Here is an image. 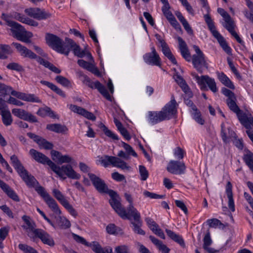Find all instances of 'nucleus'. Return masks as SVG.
<instances>
[{"mask_svg":"<svg viewBox=\"0 0 253 253\" xmlns=\"http://www.w3.org/2000/svg\"><path fill=\"white\" fill-rule=\"evenodd\" d=\"M221 91L227 97L226 102L228 107L231 111L236 114L240 122L244 119H248V117L251 115L244 113L240 109L236 103L237 98L234 93L225 87L222 88Z\"/></svg>","mask_w":253,"mask_h":253,"instance_id":"obj_1","label":"nucleus"},{"mask_svg":"<svg viewBox=\"0 0 253 253\" xmlns=\"http://www.w3.org/2000/svg\"><path fill=\"white\" fill-rule=\"evenodd\" d=\"M10 160L14 169L16 170L23 180L29 187H34L36 183H38L37 180L24 168L17 157L13 155L11 156Z\"/></svg>","mask_w":253,"mask_h":253,"instance_id":"obj_2","label":"nucleus"},{"mask_svg":"<svg viewBox=\"0 0 253 253\" xmlns=\"http://www.w3.org/2000/svg\"><path fill=\"white\" fill-rule=\"evenodd\" d=\"M51 169L63 180L66 178L65 175L73 179H79L81 177L80 174L77 173L70 164L59 167L54 163L52 165Z\"/></svg>","mask_w":253,"mask_h":253,"instance_id":"obj_3","label":"nucleus"},{"mask_svg":"<svg viewBox=\"0 0 253 253\" xmlns=\"http://www.w3.org/2000/svg\"><path fill=\"white\" fill-rule=\"evenodd\" d=\"M204 17L209 30L211 32L213 37L217 40L218 42H219L220 45H221L223 49L227 54H231V48L227 45L223 37L222 36H221L219 33L216 30L214 23L212 20L211 19L209 14V13H208L207 14H205Z\"/></svg>","mask_w":253,"mask_h":253,"instance_id":"obj_4","label":"nucleus"},{"mask_svg":"<svg viewBox=\"0 0 253 253\" xmlns=\"http://www.w3.org/2000/svg\"><path fill=\"white\" fill-rule=\"evenodd\" d=\"M10 27L13 37L26 43L30 42V39L33 36V34L31 32L26 31L21 25L16 22L13 23Z\"/></svg>","mask_w":253,"mask_h":253,"instance_id":"obj_5","label":"nucleus"},{"mask_svg":"<svg viewBox=\"0 0 253 253\" xmlns=\"http://www.w3.org/2000/svg\"><path fill=\"white\" fill-rule=\"evenodd\" d=\"M80 78L83 83L91 88H96L107 100L111 101V97L105 87L99 81L92 82L90 79L82 72L79 73Z\"/></svg>","mask_w":253,"mask_h":253,"instance_id":"obj_6","label":"nucleus"},{"mask_svg":"<svg viewBox=\"0 0 253 253\" xmlns=\"http://www.w3.org/2000/svg\"><path fill=\"white\" fill-rule=\"evenodd\" d=\"M99 162L105 168L110 165H112L113 167L122 169L129 170L130 169V167L128 166L125 162L118 157L114 156L104 155L99 157Z\"/></svg>","mask_w":253,"mask_h":253,"instance_id":"obj_7","label":"nucleus"},{"mask_svg":"<svg viewBox=\"0 0 253 253\" xmlns=\"http://www.w3.org/2000/svg\"><path fill=\"white\" fill-rule=\"evenodd\" d=\"M195 78L196 79L198 84L201 86V88L202 90H205L207 89L206 85L207 84L211 91L214 93L217 91L218 89L213 79H212L207 75L199 77L196 75H195Z\"/></svg>","mask_w":253,"mask_h":253,"instance_id":"obj_8","label":"nucleus"},{"mask_svg":"<svg viewBox=\"0 0 253 253\" xmlns=\"http://www.w3.org/2000/svg\"><path fill=\"white\" fill-rule=\"evenodd\" d=\"M25 13L28 16L38 20L46 19L51 16V13L46 12L40 8H28L24 10Z\"/></svg>","mask_w":253,"mask_h":253,"instance_id":"obj_9","label":"nucleus"},{"mask_svg":"<svg viewBox=\"0 0 253 253\" xmlns=\"http://www.w3.org/2000/svg\"><path fill=\"white\" fill-rule=\"evenodd\" d=\"M176 106V102L172 96L170 102L167 103L162 110L166 120H169L175 115L177 112Z\"/></svg>","mask_w":253,"mask_h":253,"instance_id":"obj_10","label":"nucleus"},{"mask_svg":"<svg viewBox=\"0 0 253 253\" xmlns=\"http://www.w3.org/2000/svg\"><path fill=\"white\" fill-rule=\"evenodd\" d=\"M186 169L185 164L182 162L170 161L167 167V170L172 174H181L184 173Z\"/></svg>","mask_w":253,"mask_h":253,"instance_id":"obj_11","label":"nucleus"},{"mask_svg":"<svg viewBox=\"0 0 253 253\" xmlns=\"http://www.w3.org/2000/svg\"><path fill=\"white\" fill-rule=\"evenodd\" d=\"M29 154L36 162L42 164H46L51 169L54 164L47 157L41 152L34 149H31L29 151Z\"/></svg>","mask_w":253,"mask_h":253,"instance_id":"obj_12","label":"nucleus"},{"mask_svg":"<svg viewBox=\"0 0 253 253\" xmlns=\"http://www.w3.org/2000/svg\"><path fill=\"white\" fill-rule=\"evenodd\" d=\"M12 113L16 117L31 123H36L38 120L35 116L20 108H14L12 110Z\"/></svg>","mask_w":253,"mask_h":253,"instance_id":"obj_13","label":"nucleus"},{"mask_svg":"<svg viewBox=\"0 0 253 253\" xmlns=\"http://www.w3.org/2000/svg\"><path fill=\"white\" fill-rule=\"evenodd\" d=\"M45 40L47 44L53 49L59 52L61 49L63 40L59 37L51 34H46Z\"/></svg>","mask_w":253,"mask_h":253,"instance_id":"obj_14","label":"nucleus"},{"mask_svg":"<svg viewBox=\"0 0 253 253\" xmlns=\"http://www.w3.org/2000/svg\"><path fill=\"white\" fill-rule=\"evenodd\" d=\"M88 175L93 185L99 193H103L107 190L108 186L103 179L93 173H88Z\"/></svg>","mask_w":253,"mask_h":253,"instance_id":"obj_15","label":"nucleus"},{"mask_svg":"<svg viewBox=\"0 0 253 253\" xmlns=\"http://www.w3.org/2000/svg\"><path fill=\"white\" fill-rule=\"evenodd\" d=\"M151 52L145 54L143 57L144 61L149 64L159 66L160 65V58L154 46L151 48Z\"/></svg>","mask_w":253,"mask_h":253,"instance_id":"obj_16","label":"nucleus"},{"mask_svg":"<svg viewBox=\"0 0 253 253\" xmlns=\"http://www.w3.org/2000/svg\"><path fill=\"white\" fill-rule=\"evenodd\" d=\"M118 199L119 197L115 199H111L109 203L115 211L122 218L127 219L129 218L128 214L126 212V209L122 206Z\"/></svg>","mask_w":253,"mask_h":253,"instance_id":"obj_17","label":"nucleus"},{"mask_svg":"<svg viewBox=\"0 0 253 253\" xmlns=\"http://www.w3.org/2000/svg\"><path fill=\"white\" fill-rule=\"evenodd\" d=\"M224 20L225 21V24L223 25V26L228 30L232 36L235 38L239 43L243 44L244 43V42L241 39L239 35L234 30L235 23L234 21L231 19V16H229Z\"/></svg>","mask_w":253,"mask_h":253,"instance_id":"obj_18","label":"nucleus"},{"mask_svg":"<svg viewBox=\"0 0 253 253\" xmlns=\"http://www.w3.org/2000/svg\"><path fill=\"white\" fill-rule=\"evenodd\" d=\"M11 44L15 46L17 51L21 56L24 57L29 58L31 59H34V58H36V54L35 53L28 49L26 47L23 46L20 43L12 42Z\"/></svg>","mask_w":253,"mask_h":253,"instance_id":"obj_19","label":"nucleus"},{"mask_svg":"<svg viewBox=\"0 0 253 253\" xmlns=\"http://www.w3.org/2000/svg\"><path fill=\"white\" fill-rule=\"evenodd\" d=\"M36 232L35 237L40 238L43 244L51 247L54 246L55 243L53 238L46 232L42 229L37 230Z\"/></svg>","mask_w":253,"mask_h":253,"instance_id":"obj_20","label":"nucleus"},{"mask_svg":"<svg viewBox=\"0 0 253 253\" xmlns=\"http://www.w3.org/2000/svg\"><path fill=\"white\" fill-rule=\"evenodd\" d=\"M22 220L24 222V224L22 225V227L27 232H32L34 236L36 235V231L39 230L40 229H37L35 222L27 215H23L22 217Z\"/></svg>","mask_w":253,"mask_h":253,"instance_id":"obj_21","label":"nucleus"},{"mask_svg":"<svg viewBox=\"0 0 253 253\" xmlns=\"http://www.w3.org/2000/svg\"><path fill=\"white\" fill-rule=\"evenodd\" d=\"M192 63L195 68L199 72H202L203 68H208V65L206 62L205 56L204 55H193Z\"/></svg>","mask_w":253,"mask_h":253,"instance_id":"obj_22","label":"nucleus"},{"mask_svg":"<svg viewBox=\"0 0 253 253\" xmlns=\"http://www.w3.org/2000/svg\"><path fill=\"white\" fill-rule=\"evenodd\" d=\"M169 9L170 6L169 2L164 4L162 7V10L165 16L173 27L176 28L177 26H179V25Z\"/></svg>","mask_w":253,"mask_h":253,"instance_id":"obj_23","label":"nucleus"},{"mask_svg":"<svg viewBox=\"0 0 253 253\" xmlns=\"http://www.w3.org/2000/svg\"><path fill=\"white\" fill-rule=\"evenodd\" d=\"M70 109L74 112L78 113L91 121H95L96 117L91 112L85 109L75 105H71Z\"/></svg>","mask_w":253,"mask_h":253,"instance_id":"obj_24","label":"nucleus"},{"mask_svg":"<svg viewBox=\"0 0 253 253\" xmlns=\"http://www.w3.org/2000/svg\"><path fill=\"white\" fill-rule=\"evenodd\" d=\"M248 118V119H244L240 123L247 129L246 133L253 143V117L251 115Z\"/></svg>","mask_w":253,"mask_h":253,"instance_id":"obj_25","label":"nucleus"},{"mask_svg":"<svg viewBox=\"0 0 253 253\" xmlns=\"http://www.w3.org/2000/svg\"><path fill=\"white\" fill-rule=\"evenodd\" d=\"M75 43L76 42L72 39L66 38L65 41H63V43H62L59 53L68 56L71 50H73Z\"/></svg>","mask_w":253,"mask_h":253,"instance_id":"obj_26","label":"nucleus"},{"mask_svg":"<svg viewBox=\"0 0 253 253\" xmlns=\"http://www.w3.org/2000/svg\"><path fill=\"white\" fill-rule=\"evenodd\" d=\"M0 187L9 198L16 202L20 201V199L15 191L1 180H0Z\"/></svg>","mask_w":253,"mask_h":253,"instance_id":"obj_27","label":"nucleus"},{"mask_svg":"<svg viewBox=\"0 0 253 253\" xmlns=\"http://www.w3.org/2000/svg\"><path fill=\"white\" fill-rule=\"evenodd\" d=\"M179 48L182 57L187 61H190L191 55L185 41L180 37L177 38Z\"/></svg>","mask_w":253,"mask_h":253,"instance_id":"obj_28","label":"nucleus"},{"mask_svg":"<svg viewBox=\"0 0 253 253\" xmlns=\"http://www.w3.org/2000/svg\"><path fill=\"white\" fill-rule=\"evenodd\" d=\"M173 78L182 90L187 94L189 97H191L192 96V92L183 78L177 74L174 75Z\"/></svg>","mask_w":253,"mask_h":253,"instance_id":"obj_29","label":"nucleus"},{"mask_svg":"<svg viewBox=\"0 0 253 253\" xmlns=\"http://www.w3.org/2000/svg\"><path fill=\"white\" fill-rule=\"evenodd\" d=\"M12 17L15 19L23 23H25L30 26L37 27L39 25L37 22L18 12H14L12 15Z\"/></svg>","mask_w":253,"mask_h":253,"instance_id":"obj_30","label":"nucleus"},{"mask_svg":"<svg viewBox=\"0 0 253 253\" xmlns=\"http://www.w3.org/2000/svg\"><path fill=\"white\" fill-rule=\"evenodd\" d=\"M149 122L153 125L166 120L162 111L159 112H149L148 113Z\"/></svg>","mask_w":253,"mask_h":253,"instance_id":"obj_31","label":"nucleus"},{"mask_svg":"<svg viewBox=\"0 0 253 253\" xmlns=\"http://www.w3.org/2000/svg\"><path fill=\"white\" fill-rule=\"evenodd\" d=\"M149 239L158 250L162 253H169L170 249L163 242L153 236H150Z\"/></svg>","mask_w":253,"mask_h":253,"instance_id":"obj_32","label":"nucleus"},{"mask_svg":"<svg viewBox=\"0 0 253 253\" xmlns=\"http://www.w3.org/2000/svg\"><path fill=\"white\" fill-rule=\"evenodd\" d=\"M46 128L48 130L58 133H65L68 130L65 126L60 124H48Z\"/></svg>","mask_w":253,"mask_h":253,"instance_id":"obj_33","label":"nucleus"},{"mask_svg":"<svg viewBox=\"0 0 253 253\" xmlns=\"http://www.w3.org/2000/svg\"><path fill=\"white\" fill-rule=\"evenodd\" d=\"M13 50L10 45L5 44H0V59H7L9 55L12 54Z\"/></svg>","mask_w":253,"mask_h":253,"instance_id":"obj_34","label":"nucleus"},{"mask_svg":"<svg viewBox=\"0 0 253 253\" xmlns=\"http://www.w3.org/2000/svg\"><path fill=\"white\" fill-rule=\"evenodd\" d=\"M166 232L168 235V236L173 241L176 242L178 244H179L181 247H185L184 241L182 238V237L179 235L178 234H176L172 231L166 229Z\"/></svg>","mask_w":253,"mask_h":253,"instance_id":"obj_35","label":"nucleus"},{"mask_svg":"<svg viewBox=\"0 0 253 253\" xmlns=\"http://www.w3.org/2000/svg\"><path fill=\"white\" fill-rule=\"evenodd\" d=\"M72 50L73 51L75 55L80 58H82L86 55L88 59L91 60L93 59L92 56L89 52H87L85 50H82L80 46L77 44L76 43H75V45Z\"/></svg>","mask_w":253,"mask_h":253,"instance_id":"obj_36","label":"nucleus"},{"mask_svg":"<svg viewBox=\"0 0 253 253\" xmlns=\"http://www.w3.org/2000/svg\"><path fill=\"white\" fill-rule=\"evenodd\" d=\"M175 14L177 18L178 19V20L182 24L183 27L184 28L185 30L187 31V32L190 35H192L193 34V30L191 28L190 25L189 24L188 22L183 16L181 13L179 11H176Z\"/></svg>","mask_w":253,"mask_h":253,"instance_id":"obj_37","label":"nucleus"},{"mask_svg":"<svg viewBox=\"0 0 253 253\" xmlns=\"http://www.w3.org/2000/svg\"><path fill=\"white\" fill-rule=\"evenodd\" d=\"M163 44L161 45L162 48V52L164 54L174 65L177 64V61L171 52L169 48L167 43H162Z\"/></svg>","mask_w":253,"mask_h":253,"instance_id":"obj_38","label":"nucleus"},{"mask_svg":"<svg viewBox=\"0 0 253 253\" xmlns=\"http://www.w3.org/2000/svg\"><path fill=\"white\" fill-rule=\"evenodd\" d=\"M44 201L53 212L59 214L61 213L57 203L50 196L45 199Z\"/></svg>","mask_w":253,"mask_h":253,"instance_id":"obj_39","label":"nucleus"},{"mask_svg":"<svg viewBox=\"0 0 253 253\" xmlns=\"http://www.w3.org/2000/svg\"><path fill=\"white\" fill-rule=\"evenodd\" d=\"M114 123L117 126L118 130L124 137V138L127 140H129L131 138L130 136L126 129L123 126L122 124L116 119H114Z\"/></svg>","mask_w":253,"mask_h":253,"instance_id":"obj_40","label":"nucleus"},{"mask_svg":"<svg viewBox=\"0 0 253 253\" xmlns=\"http://www.w3.org/2000/svg\"><path fill=\"white\" fill-rule=\"evenodd\" d=\"M56 223L61 229H66L70 227L71 223L65 217L59 216L56 218Z\"/></svg>","mask_w":253,"mask_h":253,"instance_id":"obj_41","label":"nucleus"},{"mask_svg":"<svg viewBox=\"0 0 253 253\" xmlns=\"http://www.w3.org/2000/svg\"><path fill=\"white\" fill-rule=\"evenodd\" d=\"M221 136L222 139L225 143H227L229 141V138L230 137H234L235 134L234 132L231 129H230V128H228V135L227 136L226 130L224 128V125L223 124H221Z\"/></svg>","mask_w":253,"mask_h":253,"instance_id":"obj_42","label":"nucleus"},{"mask_svg":"<svg viewBox=\"0 0 253 253\" xmlns=\"http://www.w3.org/2000/svg\"><path fill=\"white\" fill-rule=\"evenodd\" d=\"M218 77L220 81L225 86L232 89L235 88L232 82L223 73H219Z\"/></svg>","mask_w":253,"mask_h":253,"instance_id":"obj_43","label":"nucleus"},{"mask_svg":"<svg viewBox=\"0 0 253 253\" xmlns=\"http://www.w3.org/2000/svg\"><path fill=\"white\" fill-rule=\"evenodd\" d=\"M1 116V119L3 124L5 126H9L13 122V119L9 110L0 114Z\"/></svg>","mask_w":253,"mask_h":253,"instance_id":"obj_44","label":"nucleus"},{"mask_svg":"<svg viewBox=\"0 0 253 253\" xmlns=\"http://www.w3.org/2000/svg\"><path fill=\"white\" fill-rule=\"evenodd\" d=\"M127 211L128 213H129L133 216L134 220L136 221H138L139 223L140 215L137 210L133 207V203L129 204L127 208Z\"/></svg>","mask_w":253,"mask_h":253,"instance_id":"obj_45","label":"nucleus"},{"mask_svg":"<svg viewBox=\"0 0 253 253\" xmlns=\"http://www.w3.org/2000/svg\"><path fill=\"white\" fill-rule=\"evenodd\" d=\"M52 193L53 196L60 203V204L63 206L67 202H68L64 197V196L61 193V192L56 189H54L52 190Z\"/></svg>","mask_w":253,"mask_h":253,"instance_id":"obj_46","label":"nucleus"},{"mask_svg":"<svg viewBox=\"0 0 253 253\" xmlns=\"http://www.w3.org/2000/svg\"><path fill=\"white\" fill-rule=\"evenodd\" d=\"M106 231L109 234L117 235L122 234V230L117 227L114 224H109L106 227Z\"/></svg>","mask_w":253,"mask_h":253,"instance_id":"obj_47","label":"nucleus"},{"mask_svg":"<svg viewBox=\"0 0 253 253\" xmlns=\"http://www.w3.org/2000/svg\"><path fill=\"white\" fill-rule=\"evenodd\" d=\"M243 159L248 166L253 165V153L251 151H246Z\"/></svg>","mask_w":253,"mask_h":253,"instance_id":"obj_48","label":"nucleus"},{"mask_svg":"<svg viewBox=\"0 0 253 253\" xmlns=\"http://www.w3.org/2000/svg\"><path fill=\"white\" fill-rule=\"evenodd\" d=\"M22 100L25 101L31 102H41V100L39 98L36 96L34 94H26L24 93Z\"/></svg>","mask_w":253,"mask_h":253,"instance_id":"obj_49","label":"nucleus"},{"mask_svg":"<svg viewBox=\"0 0 253 253\" xmlns=\"http://www.w3.org/2000/svg\"><path fill=\"white\" fill-rule=\"evenodd\" d=\"M207 223L210 227L216 228L218 226L222 229H223L224 227V225L220 221L216 218L209 219L207 220Z\"/></svg>","mask_w":253,"mask_h":253,"instance_id":"obj_50","label":"nucleus"},{"mask_svg":"<svg viewBox=\"0 0 253 253\" xmlns=\"http://www.w3.org/2000/svg\"><path fill=\"white\" fill-rule=\"evenodd\" d=\"M18 248L23 253H38L33 248L26 244H20L18 245Z\"/></svg>","mask_w":253,"mask_h":253,"instance_id":"obj_51","label":"nucleus"},{"mask_svg":"<svg viewBox=\"0 0 253 253\" xmlns=\"http://www.w3.org/2000/svg\"><path fill=\"white\" fill-rule=\"evenodd\" d=\"M101 128L105 134L108 137H110V138L112 139L113 140H118L119 139L118 136L116 134H115L113 132H112L111 130L109 129L105 125H103L101 126Z\"/></svg>","mask_w":253,"mask_h":253,"instance_id":"obj_52","label":"nucleus"},{"mask_svg":"<svg viewBox=\"0 0 253 253\" xmlns=\"http://www.w3.org/2000/svg\"><path fill=\"white\" fill-rule=\"evenodd\" d=\"M56 81L65 87H70L71 86L70 81L64 77L62 76H57L55 78Z\"/></svg>","mask_w":253,"mask_h":253,"instance_id":"obj_53","label":"nucleus"},{"mask_svg":"<svg viewBox=\"0 0 253 253\" xmlns=\"http://www.w3.org/2000/svg\"><path fill=\"white\" fill-rule=\"evenodd\" d=\"M86 247H90L95 253H100L102 248L100 244L96 241H93L91 243L88 242Z\"/></svg>","mask_w":253,"mask_h":253,"instance_id":"obj_54","label":"nucleus"},{"mask_svg":"<svg viewBox=\"0 0 253 253\" xmlns=\"http://www.w3.org/2000/svg\"><path fill=\"white\" fill-rule=\"evenodd\" d=\"M6 68L9 70H15L18 72H20L23 70V67L19 64L16 62L9 63L6 66Z\"/></svg>","mask_w":253,"mask_h":253,"instance_id":"obj_55","label":"nucleus"},{"mask_svg":"<svg viewBox=\"0 0 253 253\" xmlns=\"http://www.w3.org/2000/svg\"><path fill=\"white\" fill-rule=\"evenodd\" d=\"M139 173L140 174V179L141 180H146L149 175L148 170L146 168L143 166H139Z\"/></svg>","mask_w":253,"mask_h":253,"instance_id":"obj_56","label":"nucleus"},{"mask_svg":"<svg viewBox=\"0 0 253 253\" xmlns=\"http://www.w3.org/2000/svg\"><path fill=\"white\" fill-rule=\"evenodd\" d=\"M137 223H135L134 222H132V224L133 226V230L134 231L138 234L144 235L145 232L140 228V226L141 225V222L139 220V223L138 221H136Z\"/></svg>","mask_w":253,"mask_h":253,"instance_id":"obj_57","label":"nucleus"},{"mask_svg":"<svg viewBox=\"0 0 253 253\" xmlns=\"http://www.w3.org/2000/svg\"><path fill=\"white\" fill-rule=\"evenodd\" d=\"M39 145L42 146L44 149L46 150H51L53 147V145L52 143L47 141L46 139L43 138H42Z\"/></svg>","mask_w":253,"mask_h":253,"instance_id":"obj_58","label":"nucleus"},{"mask_svg":"<svg viewBox=\"0 0 253 253\" xmlns=\"http://www.w3.org/2000/svg\"><path fill=\"white\" fill-rule=\"evenodd\" d=\"M36 190L37 193L44 200L45 199L47 198L49 196H50L45 190L44 187L41 186H39L36 188Z\"/></svg>","mask_w":253,"mask_h":253,"instance_id":"obj_59","label":"nucleus"},{"mask_svg":"<svg viewBox=\"0 0 253 253\" xmlns=\"http://www.w3.org/2000/svg\"><path fill=\"white\" fill-rule=\"evenodd\" d=\"M72 235L73 239L76 242L86 246L88 242H87L84 238L75 233H72Z\"/></svg>","mask_w":253,"mask_h":253,"instance_id":"obj_60","label":"nucleus"},{"mask_svg":"<svg viewBox=\"0 0 253 253\" xmlns=\"http://www.w3.org/2000/svg\"><path fill=\"white\" fill-rule=\"evenodd\" d=\"M193 112H194L192 113V114L193 115V118L194 120L199 124L203 125L205 121L202 118L200 113L198 111L197 109L196 111H193Z\"/></svg>","mask_w":253,"mask_h":253,"instance_id":"obj_61","label":"nucleus"},{"mask_svg":"<svg viewBox=\"0 0 253 253\" xmlns=\"http://www.w3.org/2000/svg\"><path fill=\"white\" fill-rule=\"evenodd\" d=\"M73 216L76 217L78 215L77 211L74 209L72 205H71L69 202H67L65 205L63 206Z\"/></svg>","mask_w":253,"mask_h":253,"instance_id":"obj_62","label":"nucleus"},{"mask_svg":"<svg viewBox=\"0 0 253 253\" xmlns=\"http://www.w3.org/2000/svg\"><path fill=\"white\" fill-rule=\"evenodd\" d=\"M143 195L146 197H149L151 199H163L164 197V195H158L156 193H152L148 191H144Z\"/></svg>","mask_w":253,"mask_h":253,"instance_id":"obj_63","label":"nucleus"},{"mask_svg":"<svg viewBox=\"0 0 253 253\" xmlns=\"http://www.w3.org/2000/svg\"><path fill=\"white\" fill-rule=\"evenodd\" d=\"M184 151L181 148L176 147L174 150V155L178 159H182L184 157Z\"/></svg>","mask_w":253,"mask_h":253,"instance_id":"obj_64","label":"nucleus"}]
</instances>
